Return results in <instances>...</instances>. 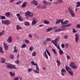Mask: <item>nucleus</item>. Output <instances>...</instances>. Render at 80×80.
I'll return each instance as SVG.
<instances>
[{
    "instance_id": "1",
    "label": "nucleus",
    "mask_w": 80,
    "mask_h": 80,
    "mask_svg": "<svg viewBox=\"0 0 80 80\" xmlns=\"http://www.w3.org/2000/svg\"><path fill=\"white\" fill-rule=\"evenodd\" d=\"M60 36H58L56 38V39L54 40H52L51 41L52 43L53 44L57 47L58 49L59 50H62L60 49V46L59 45H58V41H59V39H60Z\"/></svg>"
},
{
    "instance_id": "2",
    "label": "nucleus",
    "mask_w": 80,
    "mask_h": 80,
    "mask_svg": "<svg viewBox=\"0 0 80 80\" xmlns=\"http://www.w3.org/2000/svg\"><path fill=\"white\" fill-rule=\"evenodd\" d=\"M31 64L32 65H35L36 66L37 70H33V71H34V72H35V73H39V70H40V69H39V68H38V66L37 63L34 62L33 61H32L31 62Z\"/></svg>"
},
{
    "instance_id": "3",
    "label": "nucleus",
    "mask_w": 80,
    "mask_h": 80,
    "mask_svg": "<svg viewBox=\"0 0 80 80\" xmlns=\"http://www.w3.org/2000/svg\"><path fill=\"white\" fill-rule=\"evenodd\" d=\"M25 16L26 17V18L28 19V16L29 17H30L32 18L33 16V13L30 12V11H28L25 13Z\"/></svg>"
},
{
    "instance_id": "4",
    "label": "nucleus",
    "mask_w": 80,
    "mask_h": 80,
    "mask_svg": "<svg viewBox=\"0 0 80 80\" xmlns=\"http://www.w3.org/2000/svg\"><path fill=\"white\" fill-rule=\"evenodd\" d=\"M7 66L6 67L8 68L9 69H15V70H17V68H16L15 65H12L8 63H6Z\"/></svg>"
},
{
    "instance_id": "5",
    "label": "nucleus",
    "mask_w": 80,
    "mask_h": 80,
    "mask_svg": "<svg viewBox=\"0 0 80 80\" xmlns=\"http://www.w3.org/2000/svg\"><path fill=\"white\" fill-rule=\"evenodd\" d=\"M65 68L66 70L68 72L71 77H73V71L72 70L71 68L70 67H68L67 66H66Z\"/></svg>"
},
{
    "instance_id": "6",
    "label": "nucleus",
    "mask_w": 80,
    "mask_h": 80,
    "mask_svg": "<svg viewBox=\"0 0 80 80\" xmlns=\"http://www.w3.org/2000/svg\"><path fill=\"white\" fill-rule=\"evenodd\" d=\"M68 10H69V12L72 17H75V14L72 8H70V7L68 8Z\"/></svg>"
},
{
    "instance_id": "7",
    "label": "nucleus",
    "mask_w": 80,
    "mask_h": 80,
    "mask_svg": "<svg viewBox=\"0 0 80 80\" xmlns=\"http://www.w3.org/2000/svg\"><path fill=\"white\" fill-rule=\"evenodd\" d=\"M69 66L71 68H72L73 69H77V66L75 63V62H72L70 63Z\"/></svg>"
},
{
    "instance_id": "8",
    "label": "nucleus",
    "mask_w": 80,
    "mask_h": 80,
    "mask_svg": "<svg viewBox=\"0 0 80 80\" xmlns=\"http://www.w3.org/2000/svg\"><path fill=\"white\" fill-rule=\"evenodd\" d=\"M2 24H4V25H7L8 26L10 23H11V22L10 21V20H2Z\"/></svg>"
},
{
    "instance_id": "9",
    "label": "nucleus",
    "mask_w": 80,
    "mask_h": 80,
    "mask_svg": "<svg viewBox=\"0 0 80 80\" xmlns=\"http://www.w3.org/2000/svg\"><path fill=\"white\" fill-rule=\"evenodd\" d=\"M79 39V34L78 33L76 34L75 35V41L76 43H78Z\"/></svg>"
},
{
    "instance_id": "10",
    "label": "nucleus",
    "mask_w": 80,
    "mask_h": 80,
    "mask_svg": "<svg viewBox=\"0 0 80 80\" xmlns=\"http://www.w3.org/2000/svg\"><path fill=\"white\" fill-rule=\"evenodd\" d=\"M7 41L8 43H11L12 42V37L11 36H9Z\"/></svg>"
},
{
    "instance_id": "11",
    "label": "nucleus",
    "mask_w": 80,
    "mask_h": 80,
    "mask_svg": "<svg viewBox=\"0 0 80 80\" xmlns=\"http://www.w3.org/2000/svg\"><path fill=\"white\" fill-rule=\"evenodd\" d=\"M31 3L32 5H36V6L38 5V2H37L35 0H33L31 1Z\"/></svg>"
},
{
    "instance_id": "12",
    "label": "nucleus",
    "mask_w": 80,
    "mask_h": 80,
    "mask_svg": "<svg viewBox=\"0 0 80 80\" xmlns=\"http://www.w3.org/2000/svg\"><path fill=\"white\" fill-rule=\"evenodd\" d=\"M57 21L56 22V24H58V23H60V22H62L63 21V19L62 20H57Z\"/></svg>"
},
{
    "instance_id": "13",
    "label": "nucleus",
    "mask_w": 80,
    "mask_h": 80,
    "mask_svg": "<svg viewBox=\"0 0 80 80\" xmlns=\"http://www.w3.org/2000/svg\"><path fill=\"white\" fill-rule=\"evenodd\" d=\"M56 62L57 63V66L58 67H59L60 65H61V64L60 63V60H58V59H57Z\"/></svg>"
},
{
    "instance_id": "14",
    "label": "nucleus",
    "mask_w": 80,
    "mask_h": 80,
    "mask_svg": "<svg viewBox=\"0 0 80 80\" xmlns=\"http://www.w3.org/2000/svg\"><path fill=\"white\" fill-rule=\"evenodd\" d=\"M28 3L27 2H24L22 5V8H24V7H25L26 5H27Z\"/></svg>"
},
{
    "instance_id": "15",
    "label": "nucleus",
    "mask_w": 80,
    "mask_h": 80,
    "mask_svg": "<svg viewBox=\"0 0 80 80\" xmlns=\"http://www.w3.org/2000/svg\"><path fill=\"white\" fill-rule=\"evenodd\" d=\"M43 55L45 57L46 59H48V55L47 54V52H46V51H45L44 53V54H43Z\"/></svg>"
},
{
    "instance_id": "16",
    "label": "nucleus",
    "mask_w": 80,
    "mask_h": 80,
    "mask_svg": "<svg viewBox=\"0 0 80 80\" xmlns=\"http://www.w3.org/2000/svg\"><path fill=\"white\" fill-rule=\"evenodd\" d=\"M16 29L17 30H21V29H22V27H20L19 25H17L16 26Z\"/></svg>"
},
{
    "instance_id": "17",
    "label": "nucleus",
    "mask_w": 80,
    "mask_h": 80,
    "mask_svg": "<svg viewBox=\"0 0 80 80\" xmlns=\"http://www.w3.org/2000/svg\"><path fill=\"white\" fill-rule=\"evenodd\" d=\"M10 75H11V77H15V73L12 72H10Z\"/></svg>"
},
{
    "instance_id": "18",
    "label": "nucleus",
    "mask_w": 80,
    "mask_h": 80,
    "mask_svg": "<svg viewBox=\"0 0 80 80\" xmlns=\"http://www.w3.org/2000/svg\"><path fill=\"white\" fill-rule=\"evenodd\" d=\"M24 24L26 26H29L30 25V23L28 22H27V21H25L24 22Z\"/></svg>"
},
{
    "instance_id": "19",
    "label": "nucleus",
    "mask_w": 80,
    "mask_h": 80,
    "mask_svg": "<svg viewBox=\"0 0 80 80\" xmlns=\"http://www.w3.org/2000/svg\"><path fill=\"white\" fill-rule=\"evenodd\" d=\"M37 23V20L34 19L32 22V25H35Z\"/></svg>"
},
{
    "instance_id": "20",
    "label": "nucleus",
    "mask_w": 80,
    "mask_h": 80,
    "mask_svg": "<svg viewBox=\"0 0 80 80\" xmlns=\"http://www.w3.org/2000/svg\"><path fill=\"white\" fill-rule=\"evenodd\" d=\"M68 22L67 20L65 21L64 22H61V25H65L67 24Z\"/></svg>"
},
{
    "instance_id": "21",
    "label": "nucleus",
    "mask_w": 80,
    "mask_h": 80,
    "mask_svg": "<svg viewBox=\"0 0 80 80\" xmlns=\"http://www.w3.org/2000/svg\"><path fill=\"white\" fill-rule=\"evenodd\" d=\"M4 46L5 50H7L8 48V46L7 44L4 43Z\"/></svg>"
},
{
    "instance_id": "22",
    "label": "nucleus",
    "mask_w": 80,
    "mask_h": 80,
    "mask_svg": "<svg viewBox=\"0 0 80 80\" xmlns=\"http://www.w3.org/2000/svg\"><path fill=\"white\" fill-rule=\"evenodd\" d=\"M0 18L2 20H4V19H6V17L4 16L1 15L0 16Z\"/></svg>"
},
{
    "instance_id": "23",
    "label": "nucleus",
    "mask_w": 80,
    "mask_h": 80,
    "mask_svg": "<svg viewBox=\"0 0 80 80\" xmlns=\"http://www.w3.org/2000/svg\"><path fill=\"white\" fill-rule=\"evenodd\" d=\"M10 13L9 12H7L5 14V15L7 17H9L10 16Z\"/></svg>"
},
{
    "instance_id": "24",
    "label": "nucleus",
    "mask_w": 80,
    "mask_h": 80,
    "mask_svg": "<svg viewBox=\"0 0 80 80\" xmlns=\"http://www.w3.org/2000/svg\"><path fill=\"white\" fill-rule=\"evenodd\" d=\"M44 23L45 24H47V25H48V24H49V23H50V22H49V21H48L45 20L44 21Z\"/></svg>"
},
{
    "instance_id": "25",
    "label": "nucleus",
    "mask_w": 80,
    "mask_h": 80,
    "mask_svg": "<svg viewBox=\"0 0 80 80\" xmlns=\"http://www.w3.org/2000/svg\"><path fill=\"white\" fill-rule=\"evenodd\" d=\"M43 3L44 5H48V2L46 1H43Z\"/></svg>"
},
{
    "instance_id": "26",
    "label": "nucleus",
    "mask_w": 80,
    "mask_h": 80,
    "mask_svg": "<svg viewBox=\"0 0 80 80\" xmlns=\"http://www.w3.org/2000/svg\"><path fill=\"white\" fill-rule=\"evenodd\" d=\"M1 62V63H5V58H2Z\"/></svg>"
},
{
    "instance_id": "27",
    "label": "nucleus",
    "mask_w": 80,
    "mask_h": 80,
    "mask_svg": "<svg viewBox=\"0 0 80 80\" xmlns=\"http://www.w3.org/2000/svg\"><path fill=\"white\" fill-rule=\"evenodd\" d=\"M52 29H53V28H49L47 30L46 32H50V30H52Z\"/></svg>"
},
{
    "instance_id": "28",
    "label": "nucleus",
    "mask_w": 80,
    "mask_h": 80,
    "mask_svg": "<svg viewBox=\"0 0 80 80\" xmlns=\"http://www.w3.org/2000/svg\"><path fill=\"white\" fill-rule=\"evenodd\" d=\"M61 31H62V30L60 28H59L57 30L55 31V32H61Z\"/></svg>"
},
{
    "instance_id": "29",
    "label": "nucleus",
    "mask_w": 80,
    "mask_h": 80,
    "mask_svg": "<svg viewBox=\"0 0 80 80\" xmlns=\"http://www.w3.org/2000/svg\"><path fill=\"white\" fill-rule=\"evenodd\" d=\"M32 57H35L36 55H37V53H36V52H34L32 53Z\"/></svg>"
},
{
    "instance_id": "30",
    "label": "nucleus",
    "mask_w": 80,
    "mask_h": 80,
    "mask_svg": "<svg viewBox=\"0 0 80 80\" xmlns=\"http://www.w3.org/2000/svg\"><path fill=\"white\" fill-rule=\"evenodd\" d=\"M80 6V2H77V5H76L77 8L79 7Z\"/></svg>"
},
{
    "instance_id": "31",
    "label": "nucleus",
    "mask_w": 80,
    "mask_h": 80,
    "mask_svg": "<svg viewBox=\"0 0 80 80\" xmlns=\"http://www.w3.org/2000/svg\"><path fill=\"white\" fill-rule=\"evenodd\" d=\"M65 27H65V26H62V29L61 30H62H62H66V28H65Z\"/></svg>"
},
{
    "instance_id": "32",
    "label": "nucleus",
    "mask_w": 80,
    "mask_h": 80,
    "mask_svg": "<svg viewBox=\"0 0 80 80\" xmlns=\"http://www.w3.org/2000/svg\"><path fill=\"white\" fill-rule=\"evenodd\" d=\"M61 72L62 73H65L66 72V70L65 69L62 68L61 69Z\"/></svg>"
},
{
    "instance_id": "33",
    "label": "nucleus",
    "mask_w": 80,
    "mask_h": 80,
    "mask_svg": "<svg viewBox=\"0 0 80 80\" xmlns=\"http://www.w3.org/2000/svg\"><path fill=\"white\" fill-rule=\"evenodd\" d=\"M18 18L20 21H23V18L22 17L19 16L18 17Z\"/></svg>"
},
{
    "instance_id": "34",
    "label": "nucleus",
    "mask_w": 80,
    "mask_h": 80,
    "mask_svg": "<svg viewBox=\"0 0 80 80\" xmlns=\"http://www.w3.org/2000/svg\"><path fill=\"white\" fill-rule=\"evenodd\" d=\"M27 47L26 44H22L21 46L22 48H25Z\"/></svg>"
},
{
    "instance_id": "35",
    "label": "nucleus",
    "mask_w": 80,
    "mask_h": 80,
    "mask_svg": "<svg viewBox=\"0 0 80 80\" xmlns=\"http://www.w3.org/2000/svg\"><path fill=\"white\" fill-rule=\"evenodd\" d=\"M58 2L59 3H63V1L62 0H58Z\"/></svg>"
},
{
    "instance_id": "36",
    "label": "nucleus",
    "mask_w": 80,
    "mask_h": 80,
    "mask_svg": "<svg viewBox=\"0 0 80 80\" xmlns=\"http://www.w3.org/2000/svg\"><path fill=\"white\" fill-rule=\"evenodd\" d=\"M71 25H72V24H69L64 25V27H70V26H71Z\"/></svg>"
},
{
    "instance_id": "37",
    "label": "nucleus",
    "mask_w": 80,
    "mask_h": 80,
    "mask_svg": "<svg viewBox=\"0 0 80 80\" xmlns=\"http://www.w3.org/2000/svg\"><path fill=\"white\" fill-rule=\"evenodd\" d=\"M10 58L11 59H13L14 58V57L13 56V54L11 55L10 57Z\"/></svg>"
},
{
    "instance_id": "38",
    "label": "nucleus",
    "mask_w": 80,
    "mask_h": 80,
    "mask_svg": "<svg viewBox=\"0 0 80 80\" xmlns=\"http://www.w3.org/2000/svg\"><path fill=\"white\" fill-rule=\"evenodd\" d=\"M15 62L16 63V64H19L20 63V61H19V60H17L15 61Z\"/></svg>"
},
{
    "instance_id": "39",
    "label": "nucleus",
    "mask_w": 80,
    "mask_h": 80,
    "mask_svg": "<svg viewBox=\"0 0 80 80\" xmlns=\"http://www.w3.org/2000/svg\"><path fill=\"white\" fill-rule=\"evenodd\" d=\"M59 53L60 55H62L63 53V52L62 51V50H59Z\"/></svg>"
},
{
    "instance_id": "40",
    "label": "nucleus",
    "mask_w": 80,
    "mask_h": 80,
    "mask_svg": "<svg viewBox=\"0 0 80 80\" xmlns=\"http://www.w3.org/2000/svg\"><path fill=\"white\" fill-rule=\"evenodd\" d=\"M25 42L26 43H27V44H29V41L28 40H25Z\"/></svg>"
},
{
    "instance_id": "41",
    "label": "nucleus",
    "mask_w": 80,
    "mask_h": 80,
    "mask_svg": "<svg viewBox=\"0 0 80 80\" xmlns=\"http://www.w3.org/2000/svg\"><path fill=\"white\" fill-rule=\"evenodd\" d=\"M13 80H19V78L17 77H15L13 78Z\"/></svg>"
},
{
    "instance_id": "42",
    "label": "nucleus",
    "mask_w": 80,
    "mask_h": 80,
    "mask_svg": "<svg viewBox=\"0 0 80 80\" xmlns=\"http://www.w3.org/2000/svg\"><path fill=\"white\" fill-rule=\"evenodd\" d=\"M46 51H47V54H48V55L49 57H50V56H51V55H50V52H48V50H46Z\"/></svg>"
},
{
    "instance_id": "43",
    "label": "nucleus",
    "mask_w": 80,
    "mask_h": 80,
    "mask_svg": "<svg viewBox=\"0 0 80 80\" xmlns=\"http://www.w3.org/2000/svg\"><path fill=\"white\" fill-rule=\"evenodd\" d=\"M47 41H44L43 42V45H45L47 44Z\"/></svg>"
},
{
    "instance_id": "44",
    "label": "nucleus",
    "mask_w": 80,
    "mask_h": 80,
    "mask_svg": "<svg viewBox=\"0 0 80 80\" xmlns=\"http://www.w3.org/2000/svg\"><path fill=\"white\" fill-rule=\"evenodd\" d=\"M32 68H29L28 69V72H31V71H32Z\"/></svg>"
},
{
    "instance_id": "45",
    "label": "nucleus",
    "mask_w": 80,
    "mask_h": 80,
    "mask_svg": "<svg viewBox=\"0 0 80 80\" xmlns=\"http://www.w3.org/2000/svg\"><path fill=\"white\" fill-rule=\"evenodd\" d=\"M73 31H72V32L73 33H76L77 32V31L75 30V29H72Z\"/></svg>"
},
{
    "instance_id": "46",
    "label": "nucleus",
    "mask_w": 80,
    "mask_h": 80,
    "mask_svg": "<svg viewBox=\"0 0 80 80\" xmlns=\"http://www.w3.org/2000/svg\"><path fill=\"white\" fill-rule=\"evenodd\" d=\"M68 35H65L64 37V38H65V39H67V38H68Z\"/></svg>"
},
{
    "instance_id": "47",
    "label": "nucleus",
    "mask_w": 80,
    "mask_h": 80,
    "mask_svg": "<svg viewBox=\"0 0 80 80\" xmlns=\"http://www.w3.org/2000/svg\"><path fill=\"white\" fill-rule=\"evenodd\" d=\"M61 47L62 48H65V44H62L61 45Z\"/></svg>"
},
{
    "instance_id": "48",
    "label": "nucleus",
    "mask_w": 80,
    "mask_h": 80,
    "mask_svg": "<svg viewBox=\"0 0 80 80\" xmlns=\"http://www.w3.org/2000/svg\"><path fill=\"white\" fill-rule=\"evenodd\" d=\"M77 28H80V24H77Z\"/></svg>"
},
{
    "instance_id": "49",
    "label": "nucleus",
    "mask_w": 80,
    "mask_h": 80,
    "mask_svg": "<svg viewBox=\"0 0 80 80\" xmlns=\"http://www.w3.org/2000/svg\"><path fill=\"white\" fill-rule=\"evenodd\" d=\"M46 8H47V6L45 5H43L42 6V8L45 9Z\"/></svg>"
},
{
    "instance_id": "50",
    "label": "nucleus",
    "mask_w": 80,
    "mask_h": 80,
    "mask_svg": "<svg viewBox=\"0 0 80 80\" xmlns=\"http://www.w3.org/2000/svg\"><path fill=\"white\" fill-rule=\"evenodd\" d=\"M52 40L50 38H48L46 39V41H51Z\"/></svg>"
},
{
    "instance_id": "51",
    "label": "nucleus",
    "mask_w": 80,
    "mask_h": 80,
    "mask_svg": "<svg viewBox=\"0 0 80 80\" xmlns=\"http://www.w3.org/2000/svg\"><path fill=\"white\" fill-rule=\"evenodd\" d=\"M20 3H21V2H18L16 3V4L17 5H19V4H20Z\"/></svg>"
},
{
    "instance_id": "52",
    "label": "nucleus",
    "mask_w": 80,
    "mask_h": 80,
    "mask_svg": "<svg viewBox=\"0 0 80 80\" xmlns=\"http://www.w3.org/2000/svg\"><path fill=\"white\" fill-rule=\"evenodd\" d=\"M67 60H69V59L70 58V57H69V56H67Z\"/></svg>"
},
{
    "instance_id": "53",
    "label": "nucleus",
    "mask_w": 80,
    "mask_h": 80,
    "mask_svg": "<svg viewBox=\"0 0 80 80\" xmlns=\"http://www.w3.org/2000/svg\"><path fill=\"white\" fill-rule=\"evenodd\" d=\"M33 49V47H31L29 48L30 50H32Z\"/></svg>"
},
{
    "instance_id": "54",
    "label": "nucleus",
    "mask_w": 80,
    "mask_h": 80,
    "mask_svg": "<svg viewBox=\"0 0 80 80\" xmlns=\"http://www.w3.org/2000/svg\"><path fill=\"white\" fill-rule=\"evenodd\" d=\"M57 28H57V27H55L53 28L54 30H57Z\"/></svg>"
},
{
    "instance_id": "55",
    "label": "nucleus",
    "mask_w": 80,
    "mask_h": 80,
    "mask_svg": "<svg viewBox=\"0 0 80 80\" xmlns=\"http://www.w3.org/2000/svg\"><path fill=\"white\" fill-rule=\"evenodd\" d=\"M16 15H17V17H21L20 16V14L18 13Z\"/></svg>"
},
{
    "instance_id": "56",
    "label": "nucleus",
    "mask_w": 80,
    "mask_h": 80,
    "mask_svg": "<svg viewBox=\"0 0 80 80\" xmlns=\"http://www.w3.org/2000/svg\"><path fill=\"white\" fill-rule=\"evenodd\" d=\"M14 50H17V47L16 46L14 47Z\"/></svg>"
},
{
    "instance_id": "57",
    "label": "nucleus",
    "mask_w": 80,
    "mask_h": 80,
    "mask_svg": "<svg viewBox=\"0 0 80 80\" xmlns=\"http://www.w3.org/2000/svg\"><path fill=\"white\" fill-rule=\"evenodd\" d=\"M48 5H52V3H51V2H48Z\"/></svg>"
},
{
    "instance_id": "58",
    "label": "nucleus",
    "mask_w": 80,
    "mask_h": 80,
    "mask_svg": "<svg viewBox=\"0 0 80 80\" xmlns=\"http://www.w3.org/2000/svg\"><path fill=\"white\" fill-rule=\"evenodd\" d=\"M37 8H41V7H40V6H38L37 7Z\"/></svg>"
},
{
    "instance_id": "59",
    "label": "nucleus",
    "mask_w": 80,
    "mask_h": 80,
    "mask_svg": "<svg viewBox=\"0 0 80 80\" xmlns=\"http://www.w3.org/2000/svg\"><path fill=\"white\" fill-rule=\"evenodd\" d=\"M53 52L55 55L56 54V51L55 50H53Z\"/></svg>"
},
{
    "instance_id": "60",
    "label": "nucleus",
    "mask_w": 80,
    "mask_h": 80,
    "mask_svg": "<svg viewBox=\"0 0 80 80\" xmlns=\"http://www.w3.org/2000/svg\"><path fill=\"white\" fill-rule=\"evenodd\" d=\"M65 47L66 48H68V44H66Z\"/></svg>"
},
{
    "instance_id": "61",
    "label": "nucleus",
    "mask_w": 80,
    "mask_h": 80,
    "mask_svg": "<svg viewBox=\"0 0 80 80\" xmlns=\"http://www.w3.org/2000/svg\"><path fill=\"white\" fill-rule=\"evenodd\" d=\"M29 36L30 38H32V35L31 34H29Z\"/></svg>"
},
{
    "instance_id": "62",
    "label": "nucleus",
    "mask_w": 80,
    "mask_h": 80,
    "mask_svg": "<svg viewBox=\"0 0 80 80\" xmlns=\"http://www.w3.org/2000/svg\"><path fill=\"white\" fill-rule=\"evenodd\" d=\"M13 52H14V53H17V52H18V51H17V50H14L13 51Z\"/></svg>"
},
{
    "instance_id": "63",
    "label": "nucleus",
    "mask_w": 80,
    "mask_h": 80,
    "mask_svg": "<svg viewBox=\"0 0 80 80\" xmlns=\"http://www.w3.org/2000/svg\"><path fill=\"white\" fill-rule=\"evenodd\" d=\"M0 50H3V48L0 46Z\"/></svg>"
},
{
    "instance_id": "64",
    "label": "nucleus",
    "mask_w": 80,
    "mask_h": 80,
    "mask_svg": "<svg viewBox=\"0 0 80 80\" xmlns=\"http://www.w3.org/2000/svg\"><path fill=\"white\" fill-rule=\"evenodd\" d=\"M0 52L2 53H3V52L2 50H0Z\"/></svg>"
}]
</instances>
